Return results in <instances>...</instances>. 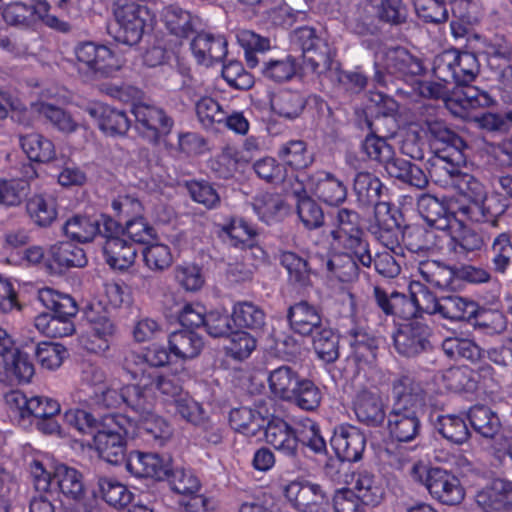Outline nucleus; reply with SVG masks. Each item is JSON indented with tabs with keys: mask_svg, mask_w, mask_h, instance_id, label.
I'll list each match as a JSON object with an SVG mask.
<instances>
[{
	"mask_svg": "<svg viewBox=\"0 0 512 512\" xmlns=\"http://www.w3.org/2000/svg\"><path fill=\"white\" fill-rule=\"evenodd\" d=\"M284 208L283 199L280 195L274 193H260L253 201L254 211L266 223L277 220Z\"/></svg>",
	"mask_w": 512,
	"mask_h": 512,
	"instance_id": "nucleus-57",
	"label": "nucleus"
},
{
	"mask_svg": "<svg viewBox=\"0 0 512 512\" xmlns=\"http://www.w3.org/2000/svg\"><path fill=\"white\" fill-rule=\"evenodd\" d=\"M126 468L139 478L162 480L168 475V462L156 453L132 452L126 461Z\"/></svg>",
	"mask_w": 512,
	"mask_h": 512,
	"instance_id": "nucleus-25",
	"label": "nucleus"
},
{
	"mask_svg": "<svg viewBox=\"0 0 512 512\" xmlns=\"http://www.w3.org/2000/svg\"><path fill=\"white\" fill-rule=\"evenodd\" d=\"M290 326L296 333L308 336L323 325L319 310L307 301L292 305L287 314Z\"/></svg>",
	"mask_w": 512,
	"mask_h": 512,
	"instance_id": "nucleus-29",
	"label": "nucleus"
},
{
	"mask_svg": "<svg viewBox=\"0 0 512 512\" xmlns=\"http://www.w3.org/2000/svg\"><path fill=\"white\" fill-rule=\"evenodd\" d=\"M48 260L53 261L59 269L84 267L87 263L84 250L69 241L58 242L52 245L48 252Z\"/></svg>",
	"mask_w": 512,
	"mask_h": 512,
	"instance_id": "nucleus-43",
	"label": "nucleus"
},
{
	"mask_svg": "<svg viewBox=\"0 0 512 512\" xmlns=\"http://www.w3.org/2000/svg\"><path fill=\"white\" fill-rule=\"evenodd\" d=\"M34 355L42 368L55 370L62 365L67 350L59 343L43 341L36 344Z\"/></svg>",
	"mask_w": 512,
	"mask_h": 512,
	"instance_id": "nucleus-56",
	"label": "nucleus"
},
{
	"mask_svg": "<svg viewBox=\"0 0 512 512\" xmlns=\"http://www.w3.org/2000/svg\"><path fill=\"white\" fill-rule=\"evenodd\" d=\"M5 402L11 415L22 425L31 417L40 419L49 418L60 412V404L47 397L27 398L18 390L10 391L5 395Z\"/></svg>",
	"mask_w": 512,
	"mask_h": 512,
	"instance_id": "nucleus-10",
	"label": "nucleus"
},
{
	"mask_svg": "<svg viewBox=\"0 0 512 512\" xmlns=\"http://www.w3.org/2000/svg\"><path fill=\"white\" fill-rule=\"evenodd\" d=\"M331 445L340 459L356 462L362 457L366 438L359 429L353 426L340 427L334 432Z\"/></svg>",
	"mask_w": 512,
	"mask_h": 512,
	"instance_id": "nucleus-20",
	"label": "nucleus"
},
{
	"mask_svg": "<svg viewBox=\"0 0 512 512\" xmlns=\"http://www.w3.org/2000/svg\"><path fill=\"white\" fill-rule=\"evenodd\" d=\"M166 29L178 38H187L195 30V18L187 10L170 5L163 11Z\"/></svg>",
	"mask_w": 512,
	"mask_h": 512,
	"instance_id": "nucleus-45",
	"label": "nucleus"
},
{
	"mask_svg": "<svg viewBox=\"0 0 512 512\" xmlns=\"http://www.w3.org/2000/svg\"><path fill=\"white\" fill-rule=\"evenodd\" d=\"M237 38L239 44L245 50V58L249 68L259 66L260 72L265 78L277 83L288 81L296 75L299 64L293 56L288 55L281 59H264L263 53L270 49L268 38L250 30L241 31Z\"/></svg>",
	"mask_w": 512,
	"mask_h": 512,
	"instance_id": "nucleus-5",
	"label": "nucleus"
},
{
	"mask_svg": "<svg viewBox=\"0 0 512 512\" xmlns=\"http://www.w3.org/2000/svg\"><path fill=\"white\" fill-rule=\"evenodd\" d=\"M476 503L485 512H510L512 510V483L495 479L476 495Z\"/></svg>",
	"mask_w": 512,
	"mask_h": 512,
	"instance_id": "nucleus-19",
	"label": "nucleus"
},
{
	"mask_svg": "<svg viewBox=\"0 0 512 512\" xmlns=\"http://www.w3.org/2000/svg\"><path fill=\"white\" fill-rule=\"evenodd\" d=\"M98 487L102 498L113 507L121 508L131 501V492L127 487L112 478H99Z\"/></svg>",
	"mask_w": 512,
	"mask_h": 512,
	"instance_id": "nucleus-58",
	"label": "nucleus"
},
{
	"mask_svg": "<svg viewBox=\"0 0 512 512\" xmlns=\"http://www.w3.org/2000/svg\"><path fill=\"white\" fill-rule=\"evenodd\" d=\"M417 209L426 223L438 230L450 227L451 216L445 204L430 194H423L418 198Z\"/></svg>",
	"mask_w": 512,
	"mask_h": 512,
	"instance_id": "nucleus-37",
	"label": "nucleus"
},
{
	"mask_svg": "<svg viewBox=\"0 0 512 512\" xmlns=\"http://www.w3.org/2000/svg\"><path fill=\"white\" fill-rule=\"evenodd\" d=\"M301 377L292 367L282 365L269 373L268 384L272 395L280 400L288 401L295 398L296 388Z\"/></svg>",
	"mask_w": 512,
	"mask_h": 512,
	"instance_id": "nucleus-33",
	"label": "nucleus"
},
{
	"mask_svg": "<svg viewBox=\"0 0 512 512\" xmlns=\"http://www.w3.org/2000/svg\"><path fill=\"white\" fill-rule=\"evenodd\" d=\"M53 479L62 495L67 499L78 501L86 495L83 475L73 467L65 464L56 466Z\"/></svg>",
	"mask_w": 512,
	"mask_h": 512,
	"instance_id": "nucleus-35",
	"label": "nucleus"
},
{
	"mask_svg": "<svg viewBox=\"0 0 512 512\" xmlns=\"http://www.w3.org/2000/svg\"><path fill=\"white\" fill-rule=\"evenodd\" d=\"M315 195L324 203L337 206L347 198V187L335 175L327 171H317L309 177Z\"/></svg>",
	"mask_w": 512,
	"mask_h": 512,
	"instance_id": "nucleus-24",
	"label": "nucleus"
},
{
	"mask_svg": "<svg viewBox=\"0 0 512 512\" xmlns=\"http://www.w3.org/2000/svg\"><path fill=\"white\" fill-rule=\"evenodd\" d=\"M166 477L171 489L178 494L188 496L200 490V482L190 470L184 468L168 470Z\"/></svg>",
	"mask_w": 512,
	"mask_h": 512,
	"instance_id": "nucleus-63",
	"label": "nucleus"
},
{
	"mask_svg": "<svg viewBox=\"0 0 512 512\" xmlns=\"http://www.w3.org/2000/svg\"><path fill=\"white\" fill-rule=\"evenodd\" d=\"M417 272L422 280L433 287L445 289L452 286L456 270L436 260L420 261Z\"/></svg>",
	"mask_w": 512,
	"mask_h": 512,
	"instance_id": "nucleus-42",
	"label": "nucleus"
},
{
	"mask_svg": "<svg viewBox=\"0 0 512 512\" xmlns=\"http://www.w3.org/2000/svg\"><path fill=\"white\" fill-rule=\"evenodd\" d=\"M427 490L434 499L450 506L460 504L465 497L460 480L451 472L440 467L431 468Z\"/></svg>",
	"mask_w": 512,
	"mask_h": 512,
	"instance_id": "nucleus-16",
	"label": "nucleus"
},
{
	"mask_svg": "<svg viewBox=\"0 0 512 512\" xmlns=\"http://www.w3.org/2000/svg\"><path fill=\"white\" fill-rule=\"evenodd\" d=\"M297 438V448L301 443L315 453L326 451V442L320 435L318 426L309 418H305L297 423Z\"/></svg>",
	"mask_w": 512,
	"mask_h": 512,
	"instance_id": "nucleus-59",
	"label": "nucleus"
},
{
	"mask_svg": "<svg viewBox=\"0 0 512 512\" xmlns=\"http://www.w3.org/2000/svg\"><path fill=\"white\" fill-rule=\"evenodd\" d=\"M349 483L352 485L351 490L355 496L365 506H376L384 497L385 490L382 480L366 470L353 473Z\"/></svg>",
	"mask_w": 512,
	"mask_h": 512,
	"instance_id": "nucleus-27",
	"label": "nucleus"
},
{
	"mask_svg": "<svg viewBox=\"0 0 512 512\" xmlns=\"http://www.w3.org/2000/svg\"><path fill=\"white\" fill-rule=\"evenodd\" d=\"M375 7L382 23L401 26L407 22L409 11L403 0H380Z\"/></svg>",
	"mask_w": 512,
	"mask_h": 512,
	"instance_id": "nucleus-60",
	"label": "nucleus"
},
{
	"mask_svg": "<svg viewBox=\"0 0 512 512\" xmlns=\"http://www.w3.org/2000/svg\"><path fill=\"white\" fill-rule=\"evenodd\" d=\"M104 218L110 217L107 215L99 217L75 215L65 222L63 231L67 237L74 241L81 243L89 242L97 234L103 236Z\"/></svg>",
	"mask_w": 512,
	"mask_h": 512,
	"instance_id": "nucleus-31",
	"label": "nucleus"
},
{
	"mask_svg": "<svg viewBox=\"0 0 512 512\" xmlns=\"http://www.w3.org/2000/svg\"><path fill=\"white\" fill-rule=\"evenodd\" d=\"M170 351L178 358L190 359L196 357L202 347V338L194 331L180 330L173 332L169 337Z\"/></svg>",
	"mask_w": 512,
	"mask_h": 512,
	"instance_id": "nucleus-47",
	"label": "nucleus"
},
{
	"mask_svg": "<svg viewBox=\"0 0 512 512\" xmlns=\"http://www.w3.org/2000/svg\"><path fill=\"white\" fill-rule=\"evenodd\" d=\"M20 142L30 160L48 162L55 157L53 143L36 131L21 137Z\"/></svg>",
	"mask_w": 512,
	"mask_h": 512,
	"instance_id": "nucleus-51",
	"label": "nucleus"
},
{
	"mask_svg": "<svg viewBox=\"0 0 512 512\" xmlns=\"http://www.w3.org/2000/svg\"><path fill=\"white\" fill-rule=\"evenodd\" d=\"M223 231L227 234L231 245L242 249H256L263 254V251L257 246V230L244 219H233L229 225L224 227Z\"/></svg>",
	"mask_w": 512,
	"mask_h": 512,
	"instance_id": "nucleus-50",
	"label": "nucleus"
},
{
	"mask_svg": "<svg viewBox=\"0 0 512 512\" xmlns=\"http://www.w3.org/2000/svg\"><path fill=\"white\" fill-rule=\"evenodd\" d=\"M430 328L419 321L401 325L393 335L396 351L404 357H416L433 350Z\"/></svg>",
	"mask_w": 512,
	"mask_h": 512,
	"instance_id": "nucleus-14",
	"label": "nucleus"
},
{
	"mask_svg": "<svg viewBox=\"0 0 512 512\" xmlns=\"http://www.w3.org/2000/svg\"><path fill=\"white\" fill-rule=\"evenodd\" d=\"M382 21L378 17L375 5L370 2L356 6L352 16L348 19V27L357 35H376L380 33Z\"/></svg>",
	"mask_w": 512,
	"mask_h": 512,
	"instance_id": "nucleus-38",
	"label": "nucleus"
},
{
	"mask_svg": "<svg viewBox=\"0 0 512 512\" xmlns=\"http://www.w3.org/2000/svg\"><path fill=\"white\" fill-rule=\"evenodd\" d=\"M437 430L447 440L462 444L469 438V430L463 417L453 414L441 415L437 419Z\"/></svg>",
	"mask_w": 512,
	"mask_h": 512,
	"instance_id": "nucleus-54",
	"label": "nucleus"
},
{
	"mask_svg": "<svg viewBox=\"0 0 512 512\" xmlns=\"http://www.w3.org/2000/svg\"><path fill=\"white\" fill-rule=\"evenodd\" d=\"M26 211L33 223L40 227L50 226L57 218L54 199L42 194H36L27 200Z\"/></svg>",
	"mask_w": 512,
	"mask_h": 512,
	"instance_id": "nucleus-48",
	"label": "nucleus"
},
{
	"mask_svg": "<svg viewBox=\"0 0 512 512\" xmlns=\"http://www.w3.org/2000/svg\"><path fill=\"white\" fill-rule=\"evenodd\" d=\"M336 228L331 231L334 242L354 254L364 267L372 265L369 244L360 227V217L354 210L341 208L335 215Z\"/></svg>",
	"mask_w": 512,
	"mask_h": 512,
	"instance_id": "nucleus-7",
	"label": "nucleus"
},
{
	"mask_svg": "<svg viewBox=\"0 0 512 512\" xmlns=\"http://www.w3.org/2000/svg\"><path fill=\"white\" fill-rule=\"evenodd\" d=\"M197 116L204 126L226 123L227 128H249V123L242 113L234 112L229 116L220 109L212 98H203L196 105Z\"/></svg>",
	"mask_w": 512,
	"mask_h": 512,
	"instance_id": "nucleus-28",
	"label": "nucleus"
},
{
	"mask_svg": "<svg viewBox=\"0 0 512 512\" xmlns=\"http://www.w3.org/2000/svg\"><path fill=\"white\" fill-rule=\"evenodd\" d=\"M151 381L150 376H145L136 384L122 387L123 403L136 414V418L153 408Z\"/></svg>",
	"mask_w": 512,
	"mask_h": 512,
	"instance_id": "nucleus-32",
	"label": "nucleus"
},
{
	"mask_svg": "<svg viewBox=\"0 0 512 512\" xmlns=\"http://www.w3.org/2000/svg\"><path fill=\"white\" fill-rule=\"evenodd\" d=\"M131 420L137 423V434H143L146 436L147 441H154L160 446L172 435V430L168 422L154 414L152 409L137 418H131Z\"/></svg>",
	"mask_w": 512,
	"mask_h": 512,
	"instance_id": "nucleus-40",
	"label": "nucleus"
},
{
	"mask_svg": "<svg viewBox=\"0 0 512 512\" xmlns=\"http://www.w3.org/2000/svg\"><path fill=\"white\" fill-rule=\"evenodd\" d=\"M38 300L51 311L40 313L34 319L35 328L47 337H66L75 331L73 318L78 312L75 300L51 288L38 291Z\"/></svg>",
	"mask_w": 512,
	"mask_h": 512,
	"instance_id": "nucleus-4",
	"label": "nucleus"
},
{
	"mask_svg": "<svg viewBox=\"0 0 512 512\" xmlns=\"http://www.w3.org/2000/svg\"><path fill=\"white\" fill-rule=\"evenodd\" d=\"M451 229L450 239L447 244L449 252L457 259H466L471 253L479 251L486 242V237L472 228L459 222Z\"/></svg>",
	"mask_w": 512,
	"mask_h": 512,
	"instance_id": "nucleus-23",
	"label": "nucleus"
},
{
	"mask_svg": "<svg viewBox=\"0 0 512 512\" xmlns=\"http://www.w3.org/2000/svg\"><path fill=\"white\" fill-rule=\"evenodd\" d=\"M285 496L299 512H325L329 505L327 492L316 483L292 481L285 487Z\"/></svg>",
	"mask_w": 512,
	"mask_h": 512,
	"instance_id": "nucleus-15",
	"label": "nucleus"
},
{
	"mask_svg": "<svg viewBox=\"0 0 512 512\" xmlns=\"http://www.w3.org/2000/svg\"><path fill=\"white\" fill-rule=\"evenodd\" d=\"M229 422L235 431L247 436H255L264 426L265 418L259 411L243 406L230 411Z\"/></svg>",
	"mask_w": 512,
	"mask_h": 512,
	"instance_id": "nucleus-46",
	"label": "nucleus"
},
{
	"mask_svg": "<svg viewBox=\"0 0 512 512\" xmlns=\"http://www.w3.org/2000/svg\"><path fill=\"white\" fill-rule=\"evenodd\" d=\"M266 442L288 457L297 456V425L292 427L281 418L271 419L265 429Z\"/></svg>",
	"mask_w": 512,
	"mask_h": 512,
	"instance_id": "nucleus-21",
	"label": "nucleus"
},
{
	"mask_svg": "<svg viewBox=\"0 0 512 512\" xmlns=\"http://www.w3.org/2000/svg\"><path fill=\"white\" fill-rule=\"evenodd\" d=\"M92 118L98 120L99 128H129L131 119L122 111L104 105H96L88 109Z\"/></svg>",
	"mask_w": 512,
	"mask_h": 512,
	"instance_id": "nucleus-62",
	"label": "nucleus"
},
{
	"mask_svg": "<svg viewBox=\"0 0 512 512\" xmlns=\"http://www.w3.org/2000/svg\"><path fill=\"white\" fill-rule=\"evenodd\" d=\"M291 40L302 50L304 65L312 73L321 75L331 69V48L314 28L304 26L295 29Z\"/></svg>",
	"mask_w": 512,
	"mask_h": 512,
	"instance_id": "nucleus-8",
	"label": "nucleus"
},
{
	"mask_svg": "<svg viewBox=\"0 0 512 512\" xmlns=\"http://www.w3.org/2000/svg\"><path fill=\"white\" fill-rule=\"evenodd\" d=\"M321 260L326 272L342 282L352 281L358 276V263L360 261L347 250L327 259L321 258Z\"/></svg>",
	"mask_w": 512,
	"mask_h": 512,
	"instance_id": "nucleus-44",
	"label": "nucleus"
},
{
	"mask_svg": "<svg viewBox=\"0 0 512 512\" xmlns=\"http://www.w3.org/2000/svg\"><path fill=\"white\" fill-rule=\"evenodd\" d=\"M398 110L397 102L382 92L370 91L367 94V104L364 110L357 111V125L363 128H372L374 125H381L377 121L393 119Z\"/></svg>",
	"mask_w": 512,
	"mask_h": 512,
	"instance_id": "nucleus-18",
	"label": "nucleus"
},
{
	"mask_svg": "<svg viewBox=\"0 0 512 512\" xmlns=\"http://www.w3.org/2000/svg\"><path fill=\"white\" fill-rule=\"evenodd\" d=\"M304 107L301 96L292 91H283L272 100L273 110L288 119L296 118Z\"/></svg>",
	"mask_w": 512,
	"mask_h": 512,
	"instance_id": "nucleus-64",
	"label": "nucleus"
},
{
	"mask_svg": "<svg viewBox=\"0 0 512 512\" xmlns=\"http://www.w3.org/2000/svg\"><path fill=\"white\" fill-rule=\"evenodd\" d=\"M75 55L87 71L96 77H109L121 69L122 63L105 45L83 42L76 46Z\"/></svg>",
	"mask_w": 512,
	"mask_h": 512,
	"instance_id": "nucleus-13",
	"label": "nucleus"
},
{
	"mask_svg": "<svg viewBox=\"0 0 512 512\" xmlns=\"http://www.w3.org/2000/svg\"><path fill=\"white\" fill-rule=\"evenodd\" d=\"M313 348L318 357L327 363L334 362L339 357L338 336L334 331L322 325L313 332Z\"/></svg>",
	"mask_w": 512,
	"mask_h": 512,
	"instance_id": "nucleus-53",
	"label": "nucleus"
},
{
	"mask_svg": "<svg viewBox=\"0 0 512 512\" xmlns=\"http://www.w3.org/2000/svg\"><path fill=\"white\" fill-rule=\"evenodd\" d=\"M91 324V351L102 353L109 349L110 340L116 332V326L106 315L89 316Z\"/></svg>",
	"mask_w": 512,
	"mask_h": 512,
	"instance_id": "nucleus-49",
	"label": "nucleus"
},
{
	"mask_svg": "<svg viewBox=\"0 0 512 512\" xmlns=\"http://www.w3.org/2000/svg\"><path fill=\"white\" fill-rule=\"evenodd\" d=\"M422 305L425 312L440 314L452 321L469 320L475 317L478 311V304L475 301L456 294L437 298L430 292H425Z\"/></svg>",
	"mask_w": 512,
	"mask_h": 512,
	"instance_id": "nucleus-12",
	"label": "nucleus"
},
{
	"mask_svg": "<svg viewBox=\"0 0 512 512\" xmlns=\"http://www.w3.org/2000/svg\"><path fill=\"white\" fill-rule=\"evenodd\" d=\"M374 49L373 81L385 88L394 84L395 79L408 81L424 72L422 61L403 46H387L380 41H370Z\"/></svg>",
	"mask_w": 512,
	"mask_h": 512,
	"instance_id": "nucleus-3",
	"label": "nucleus"
},
{
	"mask_svg": "<svg viewBox=\"0 0 512 512\" xmlns=\"http://www.w3.org/2000/svg\"><path fill=\"white\" fill-rule=\"evenodd\" d=\"M383 187L380 179L369 172L357 173L353 181L357 201L364 206L373 205L375 210L380 204H388L380 200Z\"/></svg>",
	"mask_w": 512,
	"mask_h": 512,
	"instance_id": "nucleus-36",
	"label": "nucleus"
},
{
	"mask_svg": "<svg viewBox=\"0 0 512 512\" xmlns=\"http://www.w3.org/2000/svg\"><path fill=\"white\" fill-rule=\"evenodd\" d=\"M280 263L287 270L292 283L300 287L311 284V269L305 259L294 252L284 251L280 255Z\"/></svg>",
	"mask_w": 512,
	"mask_h": 512,
	"instance_id": "nucleus-52",
	"label": "nucleus"
},
{
	"mask_svg": "<svg viewBox=\"0 0 512 512\" xmlns=\"http://www.w3.org/2000/svg\"><path fill=\"white\" fill-rule=\"evenodd\" d=\"M278 156L287 165L296 169L305 168L312 162V157L307 151L306 144L301 140H291L282 145Z\"/></svg>",
	"mask_w": 512,
	"mask_h": 512,
	"instance_id": "nucleus-61",
	"label": "nucleus"
},
{
	"mask_svg": "<svg viewBox=\"0 0 512 512\" xmlns=\"http://www.w3.org/2000/svg\"><path fill=\"white\" fill-rule=\"evenodd\" d=\"M374 218L370 226L371 233L383 246L393 250L399 244V227L390 213V205L380 204L374 212Z\"/></svg>",
	"mask_w": 512,
	"mask_h": 512,
	"instance_id": "nucleus-30",
	"label": "nucleus"
},
{
	"mask_svg": "<svg viewBox=\"0 0 512 512\" xmlns=\"http://www.w3.org/2000/svg\"><path fill=\"white\" fill-rule=\"evenodd\" d=\"M430 146L437 156L434 165H458L464 161L463 150L467 148L465 140L454 130H430Z\"/></svg>",
	"mask_w": 512,
	"mask_h": 512,
	"instance_id": "nucleus-17",
	"label": "nucleus"
},
{
	"mask_svg": "<svg viewBox=\"0 0 512 512\" xmlns=\"http://www.w3.org/2000/svg\"><path fill=\"white\" fill-rule=\"evenodd\" d=\"M351 359L361 370L365 366L374 365L377 357V341L374 337L370 336L364 331L351 332Z\"/></svg>",
	"mask_w": 512,
	"mask_h": 512,
	"instance_id": "nucleus-39",
	"label": "nucleus"
},
{
	"mask_svg": "<svg viewBox=\"0 0 512 512\" xmlns=\"http://www.w3.org/2000/svg\"><path fill=\"white\" fill-rule=\"evenodd\" d=\"M430 175L436 183L451 185L466 203H460L457 212L468 220L498 227L503 210L496 201L487 198L484 185L458 165H434Z\"/></svg>",
	"mask_w": 512,
	"mask_h": 512,
	"instance_id": "nucleus-1",
	"label": "nucleus"
},
{
	"mask_svg": "<svg viewBox=\"0 0 512 512\" xmlns=\"http://www.w3.org/2000/svg\"><path fill=\"white\" fill-rule=\"evenodd\" d=\"M468 419L474 431L486 439H493L501 430L497 413L484 405H475L468 412Z\"/></svg>",
	"mask_w": 512,
	"mask_h": 512,
	"instance_id": "nucleus-41",
	"label": "nucleus"
},
{
	"mask_svg": "<svg viewBox=\"0 0 512 512\" xmlns=\"http://www.w3.org/2000/svg\"><path fill=\"white\" fill-rule=\"evenodd\" d=\"M394 402L388 414V430L399 442H411L421 430L420 413L427 400V393L420 382L401 376L393 382Z\"/></svg>",
	"mask_w": 512,
	"mask_h": 512,
	"instance_id": "nucleus-2",
	"label": "nucleus"
},
{
	"mask_svg": "<svg viewBox=\"0 0 512 512\" xmlns=\"http://www.w3.org/2000/svg\"><path fill=\"white\" fill-rule=\"evenodd\" d=\"M353 410L357 419L367 426H380L385 419V410L378 393L362 389L357 392L353 401Z\"/></svg>",
	"mask_w": 512,
	"mask_h": 512,
	"instance_id": "nucleus-22",
	"label": "nucleus"
},
{
	"mask_svg": "<svg viewBox=\"0 0 512 512\" xmlns=\"http://www.w3.org/2000/svg\"><path fill=\"white\" fill-rule=\"evenodd\" d=\"M103 251L108 265L114 269L124 270L135 261L137 251L134 245L123 238V229L112 218H104Z\"/></svg>",
	"mask_w": 512,
	"mask_h": 512,
	"instance_id": "nucleus-9",
	"label": "nucleus"
},
{
	"mask_svg": "<svg viewBox=\"0 0 512 512\" xmlns=\"http://www.w3.org/2000/svg\"><path fill=\"white\" fill-rule=\"evenodd\" d=\"M233 321L242 328L260 330L265 324V314L252 302H240L233 308Z\"/></svg>",
	"mask_w": 512,
	"mask_h": 512,
	"instance_id": "nucleus-55",
	"label": "nucleus"
},
{
	"mask_svg": "<svg viewBox=\"0 0 512 512\" xmlns=\"http://www.w3.org/2000/svg\"><path fill=\"white\" fill-rule=\"evenodd\" d=\"M191 50L199 64L209 66L226 56L227 41L220 35L199 33L191 42Z\"/></svg>",
	"mask_w": 512,
	"mask_h": 512,
	"instance_id": "nucleus-26",
	"label": "nucleus"
},
{
	"mask_svg": "<svg viewBox=\"0 0 512 512\" xmlns=\"http://www.w3.org/2000/svg\"><path fill=\"white\" fill-rule=\"evenodd\" d=\"M383 165L386 172L391 177L409 184L410 186L424 189L428 185V177L418 165L408 160L395 157L394 153Z\"/></svg>",
	"mask_w": 512,
	"mask_h": 512,
	"instance_id": "nucleus-34",
	"label": "nucleus"
},
{
	"mask_svg": "<svg viewBox=\"0 0 512 512\" xmlns=\"http://www.w3.org/2000/svg\"><path fill=\"white\" fill-rule=\"evenodd\" d=\"M146 7L127 6L115 12L116 22L108 25V33L123 44L133 46L140 42L146 27Z\"/></svg>",
	"mask_w": 512,
	"mask_h": 512,
	"instance_id": "nucleus-11",
	"label": "nucleus"
},
{
	"mask_svg": "<svg viewBox=\"0 0 512 512\" xmlns=\"http://www.w3.org/2000/svg\"><path fill=\"white\" fill-rule=\"evenodd\" d=\"M101 427L94 435L99 456L113 465L124 462L127 439L137 435V423L124 414H107L102 417Z\"/></svg>",
	"mask_w": 512,
	"mask_h": 512,
	"instance_id": "nucleus-6",
	"label": "nucleus"
}]
</instances>
